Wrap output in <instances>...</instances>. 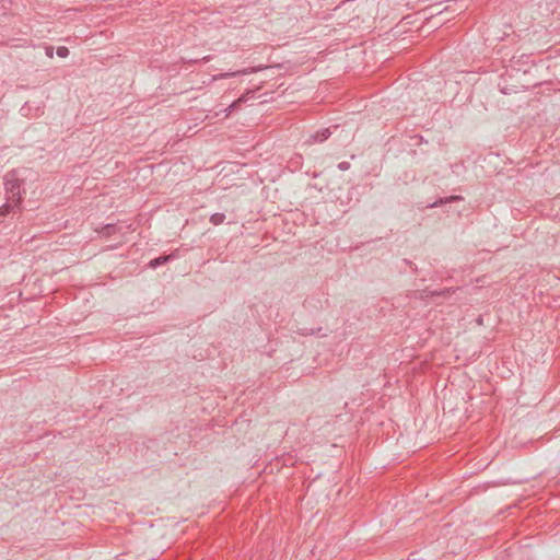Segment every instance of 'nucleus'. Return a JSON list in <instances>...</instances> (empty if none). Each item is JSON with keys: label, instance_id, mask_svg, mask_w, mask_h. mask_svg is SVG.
Returning a JSON list of instances; mask_svg holds the SVG:
<instances>
[{"label": "nucleus", "instance_id": "10", "mask_svg": "<svg viewBox=\"0 0 560 560\" xmlns=\"http://www.w3.org/2000/svg\"><path fill=\"white\" fill-rule=\"evenodd\" d=\"M225 220V214L224 213H214L210 217V222L213 224V225H219L221 223H223Z\"/></svg>", "mask_w": 560, "mask_h": 560}, {"label": "nucleus", "instance_id": "14", "mask_svg": "<svg viewBox=\"0 0 560 560\" xmlns=\"http://www.w3.org/2000/svg\"><path fill=\"white\" fill-rule=\"evenodd\" d=\"M46 54L47 56L52 57V47H48Z\"/></svg>", "mask_w": 560, "mask_h": 560}, {"label": "nucleus", "instance_id": "11", "mask_svg": "<svg viewBox=\"0 0 560 560\" xmlns=\"http://www.w3.org/2000/svg\"><path fill=\"white\" fill-rule=\"evenodd\" d=\"M69 55V49L65 46L57 48V56L60 58H66Z\"/></svg>", "mask_w": 560, "mask_h": 560}, {"label": "nucleus", "instance_id": "9", "mask_svg": "<svg viewBox=\"0 0 560 560\" xmlns=\"http://www.w3.org/2000/svg\"><path fill=\"white\" fill-rule=\"evenodd\" d=\"M459 199H462V197H459V196H451L448 198H441L440 200L429 205V208H435V207H439V206L444 205L446 202H450L452 200H459Z\"/></svg>", "mask_w": 560, "mask_h": 560}, {"label": "nucleus", "instance_id": "13", "mask_svg": "<svg viewBox=\"0 0 560 560\" xmlns=\"http://www.w3.org/2000/svg\"><path fill=\"white\" fill-rule=\"evenodd\" d=\"M338 166H339L340 170L346 171V170L349 168V163L348 162H341Z\"/></svg>", "mask_w": 560, "mask_h": 560}, {"label": "nucleus", "instance_id": "5", "mask_svg": "<svg viewBox=\"0 0 560 560\" xmlns=\"http://www.w3.org/2000/svg\"><path fill=\"white\" fill-rule=\"evenodd\" d=\"M119 231L116 224H106L100 230V234L104 237H109Z\"/></svg>", "mask_w": 560, "mask_h": 560}, {"label": "nucleus", "instance_id": "3", "mask_svg": "<svg viewBox=\"0 0 560 560\" xmlns=\"http://www.w3.org/2000/svg\"><path fill=\"white\" fill-rule=\"evenodd\" d=\"M21 203L7 198V202L0 207V217H4L15 209H20Z\"/></svg>", "mask_w": 560, "mask_h": 560}, {"label": "nucleus", "instance_id": "4", "mask_svg": "<svg viewBox=\"0 0 560 560\" xmlns=\"http://www.w3.org/2000/svg\"><path fill=\"white\" fill-rule=\"evenodd\" d=\"M331 129L325 128L323 130L316 131L314 135H312V139L314 142H324L331 136Z\"/></svg>", "mask_w": 560, "mask_h": 560}, {"label": "nucleus", "instance_id": "6", "mask_svg": "<svg viewBox=\"0 0 560 560\" xmlns=\"http://www.w3.org/2000/svg\"><path fill=\"white\" fill-rule=\"evenodd\" d=\"M246 101V95H242L240 98L234 101L229 107H226L223 112L225 113V117L230 116L232 112L237 109L242 103Z\"/></svg>", "mask_w": 560, "mask_h": 560}, {"label": "nucleus", "instance_id": "1", "mask_svg": "<svg viewBox=\"0 0 560 560\" xmlns=\"http://www.w3.org/2000/svg\"><path fill=\"white\" fill-rule=\"evenodd\" d=\"M22 183L23 180L19 176V171L13 170L9 172L4 177V188L7 198L18 203L22 202Z\"/></svg>", "mask_w": 560, "mask_h": 560}, {"label": "nucleus", "instance_id": "12", "mask_svg": "<svg viewBox=\"0 0 560 560\" xmlns=\"http://www.w3.org/2000/svg\"><path fill=\"white\" fill-rule=\"evenodd\" d=\"M299 334L303 335V336H307V335H314L315 334V330L314 329H299Z\"/></svg>", "mask_w": 560, "mask_h": 560}, {"label": "nucleus", "instance_id": "2", "mask_svg": "<svg viewBox=\"0 0 560 560\" xmlns=\"http://www.w3.org/2000/svg\"><path fill=\"white\" fill-rule=\"evenodd\" d=\"M254 71H255V69L252 68V69L237 70V71H233V72L220 73L218 75H213L212 80L217 81V80H221V79L233 78V77H237V75H241V74H248V73H252Z\"/></svg>", "mask_w": 560, "mask_h": 560}, {"label": "nucleus", "instance_id": "8", "mask_svg": "<svg viewBox=\"0 0 560 560\" xmlns=\"http://www.w3.org/2000/svg\"><path fill=\"white\" fill-rule=\"evenodd\" d=\"M452 292L451 289H445V290H442V291H435V290H429V289H425L423 290V294H425V296H435V295H448L450 293Z\"/></svg>", "mask_w": 560, "mask_h": 560}, {"label": "nucleus", "instance_id": "7", "mask_svg": "<svg viewBox=\"0 0 560 560\" xmlns=\"http://www.w3.org/2000/svg\"><path fill=\"white\" fill-rule=\"evenodd\" d=\"M172 256H160L158 258H154L152 259L150 262H149V266L151 268H156L159 266H162L164 265L165 262H167L170 259H171Z\"/></svg>", "mask_w": 560, "mask_h": 560}]
</instances>
